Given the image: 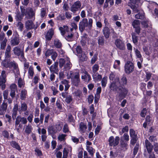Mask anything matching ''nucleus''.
Segmentation results:
<instances>
[{
  "label": "nucleus",
  "instance_id": "f257e3e1",
  "mask_svg": "<svg viewBox=\"0 0 158 158\" xmlns=\"http://www.w3.org/2000/svg\"><path fill=\"white\" fill-rule=\"evenodd\" d=\"M119 79L118 77H116L115 81L112 82L110 85L109 88L110 90L117 91L118 90L120 91L119 96L120 97H125L127 93V90L122 86H119Z\"/></svg>",
  "mask_w": 158,
  "mask_h": 158
},
{
  "label": "nucleus",
  "instance_id": "f03ea898",
  "mask_svg": "<svg viewBox=\"0 0 158 158\" xmlns=\"http://www.w3.org/2000/svg\"><path fill=\"white\" fill-rule=\"evenodd\" d=\"M88 22L87 19H83L79 23V29L81 31H83L85 28L88 27L89 29H90L92 26L93 20L91 18L89 19Z\"/></svg>",
  "mask_w": 158,
  "mask_h": 158
},
{
  "label": "nucleus",
  "instance_id": "7ed1b4c3",
  "mask_svg": "<svg viewBox=\"0 0 158 158\" xmlns=\"http://www.w3.org/2000/svg\"><path fill=\"white\" fill-rule=\"evenodd\" d=\"M20 9L22 13L26 16L25 18L31 19L34 16L35 13L31 8L29 7L25 9L21 7Z\"/></svg>",
  "mask_w": 158,
  "mask_h": 158
},
{
  "label": "nucleus",
  "instance_id": "20e7f679",
  "mask_svg": "<svg viewBox=\"0 0 158 158\" xmlns=\"http://www.w3.org/2000/svg\"><path fill=\"white\" fill-rule=\"evenodd\" d=\"M2 65L6 68H11L13 67L15 69L17 74L19 73V72L18 73L19 70L18 66L14 61L10 62L6 60H4L2 62Z\"/></svg>",
  "mask_w": 158,
  "mask_h": 158
},
{
  "label": "nucleus",
  "instance_id": "39448f33",
  "mask_svg": "<svg viewBox=\"0 0 158 158\" xmlns=\"http://www.w3.org/2000/svg\"><path fill=\"white\" fill-rule=\"evenodd\" d=\"M20 42L19 35L17 31L14 32L10 41L11 46H16L18 45Z\"/></svg>",
  "mask_w": 158,
  "mask_h": 158
},
{
  "label": "nucleus",
  "instance_id": "423d86ee",
  "mask_svg": "<svg viewBox=\"0 0 158 158\" xmlns=\"http://www.w3.org/2000/svg\"><path fill=\"white\" fill-rule=\"evenodd\" d=\"M134 66L133 63L130 61H127L125 65V71L126 73L129 74L134 70Z\"/></svg>",
  "mask_w": 158,
  "mask_h": 158
},
{
  "label": "nucleus",
  "instance_id": "0eeeda50",
  "mask_svg": "<svg viewBox=\"0 0 158 158\" xmlns=\"http://www.w3.org/2000/svg\"><path fill=\"white\" fill-rule=\"evenodd\" d=\"M119 137L118 136H116L115 138L113 136H110L108 140L109 145L113 147L117 146L119 143Z\"/></svg>",
  "mask_w": 158,
  "mask_h": 158
},
{
  "label": "nucleus",
  "instance_id": "6e6552de",
  "mask_svg": "<svg viewBox=\"0 0 158 158\" xmlns=\"http://www.w3.org/2000/svg\"><path fill=\"white\" fill-rule=\"evenodd\" d=\"M81 4L80 1H77L74 2L70 7V10L73 13H75L81 8Z\"/></svg>",
  "mask_w": 158,
  "mask_h": 158
},
{
  "label": "nucleus",
  "instance_id": "1a4fd4ad",
  "mask_svg": "<svg viewBox=\"0 0 158 158\" xmlns=\"http://www.w3.org/2000/svg\"><path fill=\"white\" fill-rule=\"evenodd\" d=\"M15 121V126L17 127L19 125V127L20 126V123L21 122L22 124H26L27 123V118L24 117H22L20 116H17Z\"/></svg>",
  "mask_w": 158,
  "mask_h": 158
},
{
  "label": "nucleus",
  "instance_id": "9d476101",
  "mask_svg": "<svg viewBox=\"0 0 158 158\" xmlns=\"http://www.w3.org/2000/svg\"><path fill=\"white\" fill-rule=\"evenodd\" d=\"M115 44L116 47L120 50H123L125 49L124 43L120 39H118L115 40Z\"/></svg>",
  "mask_w": 158,
  "mask_h": 158
},
{
  "label": "nucleus",
  "instance_id": "9b49d317",
  "mask_svg": "<svg viewBox=\"0 0 158 158\" xmlns=\"http://www.w3.org/2000/svg\"><path fill=\"white\" fill-rule=\"evenodd\" d=\"M13 51L14 54L16 56L23 57L24 56V53L23 50L21 49L18 46H16L13 48Z\"/></svg>",
  "mask_w": 158,
  "mask_h": 158
},
{
  "label": "nucleus",
  "instance_id": "f8f14e48",
  "mask_svg": "<svg viewBox=\"0 0 158 158\" xmlns=\"http://www.w3.org/2000/svg\"><path fill=\"white\" fill-rule=\"evenodd\" d=\"M71 79L72 82L74 85L76 86H78L80 82L79 73L78 72H75L74 77H73Z\"/></svg>",
  "mask_w": 158,
  "mask_h": 158
},
{
  "label": "nucleus",
  "instance_id": "ddd939ff",
  "mask_svg": "<svg viewBox=\"0 0 158 158\" xmlns=\"http://www.w3.org/2000/svg\"><path fill=\"white\" fill-rule=\"evenodd\" d=\"M73 28H71L70 31L67 32L64 37L66 40L69 41H71L74 39V33L72 31Z\"/></svg>",
  "mask_w": 158,
  "mask_h": 158
},
{
  "label": "nucleus",
  "instance_id": "4468645a",
  "mask_svg": "<svg viewBox=\"0 0 158 158\" xmlns=\"http://www.w3.org/2000/svg\"><path fill=\"white\" fill-rule=\"evenodd\" d=\"M145 146L148 152L150 154L152 152L153 148V146L151 143L148 139H146L145 142Z\"/></svg>",
  "mask_w": 158,
  "mask_h": 158
},
{
  "label": "nucleus",
  "instance_id": "2eb2a0df",
  "mask_svg": "<svg viewBox=\"0 0 158 158\" xmlns=\"http://www.w3.org/2000/svg\"><path fill=\"white\" fill-rule=\"evenodd\" d=\"M11 46L9 45H7L5 52V58H8L11 57Z\"/></svg>",
  "mask_w": 158,
  "mask_h": 158
},
{
  "label": "nucleus",
  "instance_id": "dca6fc26",
  "mask_svg": "<svg viewBox=\"0 0 158 158\" xmlns=\"http://www.w3.org/2000/svg\"><path fill=\"white\" fill-rule=\"evenodd\" d=\"M58 63L56 62L54 64L52 65L50 68V70L51 72L57 73L58 71Z\"/></svg>",
  "mask_w": 158,
  "mask_h": 158
},
{
  "label": "nucleus",
  "instance_id": "f3484780",
  "mask_svg": "<svg viewBox=\"0 0 158 158\" xmlns=\"http://www.w3.org/2000/svg\"><path fill=\"white\" fill-rule=\"evenodd\" d=\"M69 27L66 25H64L62 27H59V30L60 31L61 35L64 36L65 35L66 33V32H68L69 31Z\"/></svg>",
  "mask_w": 158,
  "mask_h": 158
},
{
  "label": "nucleus",
  "instance_id": "a211bd4d",
  "mask_svg": "<svg viewBox=\"0 0 158 158\" xmlns=\"http://www.w3.org/2000/svg\"><path fill=\"white\" fill-rule=\"evenodd\" d=\"M54 34V30L53 28H51L48 31L45 36L46 39L48 40H50Z\"/></svg>",
  "mask_w": 158,
  "mask_h": 158
},
{
  "label": "nucleus",
  "instance_id": "6ab92c4d",
  "mask_svg": "<svg viewBox=\"0 0 158 158\" xmlns=\"http://www.w3.org/2000/svg\"><path fill=\"white\" fill-rule=\"evenodd\" d=\"M18 110V105L17 104H15L12 111V117L13 120H15L16 118Z\"/></svg>",
  "mask_w": 158,
  "mask_h": 158
},
{
  "label": "nucleus",
  "instance_id": "aec40b11",
  "mask_svg": "<svg viewBox=\"0 0 158 158\" xmlns=\"http://www.w3.org/2000/svg\"><path fill=\"white\" fill-rule=\"evenodd\" d=\"M87 127L83 123L81 122L79 125V131L82 135L84 134L86 131Z\"/></svg>",
  "mask_w": 158,
  "mask_h": 158
},
{
  "label": "nucleus",
  "instance_id": "412c9836",
  "mask_svg": "<svg viewBox=\"0 0 158 158\" xmlns=\"http://www.w3.org/2000/svg\"><path fill=\"white\" fill-rule=\"evenodd\" d=\"M120 149L123 151H125L127 149L128 147V145L124 141L121 140L120 145Z\"/></svg>",
  "mask_w": 158,
  "mask_h": 158
},
{
  "label": "nucleus",
  "instance_id": "4be33fe9",
  "mask_svg": "<svg viewBox=\"0 0 158 158\" xmlns=\"http://www.w3.org/2000/svg\"><path fill=\"white\" fill-rule=\"evenodd\" d=\"M102 31L105 37L106 38H109L110 34L109 28L107 27H105L103 29Z\"/></svg>",
  "mask_w": 158,
  "mask_h": 158
},
{
  "label": "nucleus",
  "instance_id": "5701e85b",
  "mask_svg": "<svg viewBox=\"0 0 158 158\" xmlns=\"http://www.w3.org/2000/svg\"><path fill=\"white\" fill-rule=\"evenodd\" d=\"M27 109V104L25 102L21 103V105L19 111L20 113L22 112L26 111Z\"/></svg>",
  "mask_w": 158,
  "mask_h": 158
},
{
  "label": "nucleus",
  "instance_id": "b1692460",
  "mask_svg": "<svg viewBox=\"0 0 158 158\" xmlns=\"http://www.w3.org/2000/svg\"><path fill=\"white\" fill-rule=\"evenodd\" d=\"M26 28L27 29H31L34 27L33 22L31 20H28L25 23Z\"/></svg>",
  "mask_w": 158,
  "mask_h": 158
},
{
  "label": "nucleus",
  "instance_id": "393cba45",
  "mask_svg": "<svg viewBox=\"0 0 158 158\" xmlns=\"http://www.w3.org/2000/svg\"><path fill=\"white\" fill-rule=\"evenodd\" d=\"M27 96V92L25 89H22L20 93V98L22 100L25 99L26 96Z\"/></svg>",
  "mask_w": 158,
  "mask_h": 158
},
{
  "label": "nucleus",
  "instance_id": "a878e982",
  "mask_svg": "<svg viewBox=\"0 0 158 158\" xmlns=\"http://www.w3.org/2000/svg\"><path fill=\"white\" fill-rule=\"evenodd\" d=\"M24 15L22 13L21 14L19 12H17L16 15L15 16V19L17 21H20L23 19Z\"/></svg>",
  "mask_w": 158,
  "mask_h": 158
},
{
  "label": "nucleus",
  "instance_id": "bb28decb",
  "mask_svg": "<svg viewBox=\"0 0 158 158\" xmlns=\"http://www.w3.org/2000/svg\"><path fill=\"white\" fill-rule=\"evenodd\" d=\"M72 64L70 63L69 59V58H67L65 64L64 66V68L66 70H69L72 67Z\"/></svg>",
  "mask_w": 158,
  "mask_h": 158
},
{
  "label": "nucleus",
  "instance_id": "cd10ccee",
  "mask_svg": "<svg viewBox=\"0 0 158 158\" xmlns=\"http://www.w3.org/2000/svg\"><path fill=\"white\" fill-rule=\"evenodd\" d=\"M61 83L62 85L64 86V90L66 91L70 87V85L69 84V81L66 80H64L61 81Z\"/></svg>",
  "mask_w": 158,
  "mask_h": 158
},
{
  "label": "nucleus",
  "instance_id": "c85d7f7f",
  "mask_svg": "<svg viewBox=\"0 0 158 158\" xmlns=\"http://www.w3.org/2000/svg\"><path fill=\"white\" fill-rule=\"evenodd\" d=\"M48 131L49 134H53L56 133L57 132V130L54 126H50L49 127L48 129Z\"/></svg>",
  "mask_w": 158,
  "mask_h": 158
},
{
  "label": "nucleus",
  "instance_id": "c756f323",
  "mask_svg": "<svg viewBox=\"0 0 158 158\" xmlns=\"http://www.w3.org/2000/svg\"><path fill=\"white\" fill-rule=\"evenodd\" d=\"M158 7V5L155 2H152L149 3L148 8L149 9V10H152V9Z\"/></svg>",
  "mask_w": 158,
  "mask_h": 158
},
{
  "label": "nucleus",
  "instance_id": "7c9ffc66",
  "mask_svg": "<svg viewBox=\"0 0 158 158\" xmlns=\"http://www.w3.org/2000/svg\"><path fill=\"white\" fill-rule=\"evenodd\" d=\"M119 86H123L125 85H126L127 82V80L126 77L123 76L120 81L119 80Z\"/></svg>",
  "mask_w": 158,
  "mask_h": 158
},
{
  "label": "nucleus",
  "instance_id": "2f4dec72",
  "mask_svg": "<svg viewBox=\"0 0 158 158\" xmlns=\"http://www.w3.org/2000/svg\"><path fill=\"white\" fill-rule=\"evenodd\" d=\"M28 77L30 78H32L33 76L34 72L33 68L32 66H30L28 70Z\"/></svg>",
  "mask_w": 158,
  "mask_h": 158
},
{
  "label": "nucleus",
  "instance_id": "473e14b6",
  "mask_svg": "<svg viewBox=\"0 0 158 158\" xmlns=\"http://www.w3.org/2000/svg\"><path fill=\"white\" fill-rule=\"evenodd\" d=\"M7 41V39H5L3 41L0 42V49L2 50H4L6 45V43Z\"/></svg>",
  "mask_w": 158,
  "mask_h": 158
},
{
  "label": "nucleus",
  "instance_id": "72a5a7b5",
  "mask_svg": "<svg viewBox=\"0 0 158 158\" xmlns=\"http://www.w3.org/2000/svg\"><path fill=\"white\" fill-rule=\"evenodd\" d=\"M32 129L33 128L32 126L31 125L28 124L26 126V128L25 130V132L26 133L29 134L31 133Z\"/></svg>",
  "mask_w": 158,
  "mask_h": 158
},
{
  "label": "nucleus",
  "instance_id": "f704fd0d",
  "mask_svg": "<svg viewBox=\"0 0 158 158\" xmlns=\"http://www.w3.org/2000/svg\"><path fill=\"white\" fill-rule=\"evenodd\" d=\"M86 149L91 156L92 157L93 156L94 151H95L93 148L91 147L87 146L86 147Z\"/></svg>",
  "mask_w": 158,
  "mask_h": 158
},
{
  "label": "nucleus",
  "instance_id": "c9c22d12",
  "mask_svg": "<svg viewBox=\"0 0 158 158\" xmlns=\"http://www.w3.org/2000/svg\"><path fill=\"white\" fill-rule=\"evenodd\" d=\"M87 57L85 53H82L79 57V61L81 62L87 60Z\"/></svg>",
  "mask_w": 158,
  "mask_h": 158
},
{
  "label": "nucleus",
  "instance_id": "e433bc0d",
  "mask_svg": "<svg viewBox=\"0 0 158 158\" xmlns=\"http://www.w3.org/2000/svg\"><path fill=\"white\" fill-rule=\"evenodd\" d=\"M130 134L131 138H137V134H135V132L133 129L130 130Z\"/></svg>",
  "mask_w": 158,
  "mask_h": 158
},
{
  "label": "nucleus",
  "instance_id": "4c0bfd02",
  "mask_svg": "<svg viewBox=\"0 0 158 158\" xmlns=\"http://www.w3.org/2000/svg\"><path fill=\"white\" fill-rule=\"evenodd\" d=\"M66 60L67 58L64 59L61 58L60 59L59 62L60 67L62 68L63 66H64Z\"/></svg>",
  "mask_w": 158,
  "mask_h": 158
},
{
  "label": "nucleus",
  "instance_id": "58836bf2",
  "mask_svg": "<svg viewBox=\"0 0 158 158\" xmlns=\"http://www.w3.org/2000/svg\"><path fill=\"white\" fill-rule=\"evenodd\" d=\"M54 44L56 47L58 48H60L62 46L61 42L59 40L57 39L55 40Z\"/></svg>",
  "mask_w": 158,
  "mask_h": 158
},
{
  "label": "nucleus",
  "instance_id": "ea45409f",
  "mask_svg": "<svg viewBox=\"0 0 158 158\" xmlns=\"http://www.w3.org/2000/svg\"><path fill=\"white\" fill-rule=\"evenodd\" d=\"M107 77L106 76L102 78L101 81V83L102 86L104 88L106 87L107 83Z\"/></svg>",
  "mask_w": 158,
  "mask_h": 158
},
{
  "label": "nucleus",
  "instance_id": "a19ab883",
  "mask_svg": "<svg viewBox=\"0 0 158 158\" xmlns=\"http://www.w3.org/2000/svg\"><path fill=\"white\" fill-rule=\"evenodd\" d=\"M18 86L19 88L23 87L24 86V82L23 80L21 78H19L18 82Z\"/></svg>",
  "mask_w": 158,
  "mask_h": 158
},
{
  "label": "nucleus",
  "instance_id": "79ce46f5",
  "mask_svg": "<svg viewBox=\"0 0 158 158\" xmlns=\"http://www.w3.org/2000/svg\"><path fill=\"white\" fill-rule=\"evenodd\" d=\"M11 146L14 148H15L18 150L20 149V146L19 145L18 143H16L15 141H12L11 143Z\"/></svg>",
  "mask_w": 158,
  "mask_h": 158
},
{
  "label": "nucleus",
  "instance_id": "37998d69",
  "mask_svg": "<svg viewBox=\"0 0 158 158\" xmlns=\"http://www.w3.org/2000/svg\"><path fill=\"white\" fill-rule=\"evenodd\" d=\"M134 4H135L134 5H132L131 8L135 13H137L139 11V9L137 4V3Z\"/></svg>",
  "mask_w": 158,
  "mask_h": 158
},
{
  "label": "nucleus",
  "instance_id": "c03bdc74",
  "mask_svg": "<svg viewBox=\"0 0 158 158\" xmlns=\"http://www.w3.org/2000/svg\"><path fill=\"white\" fill-rule=\"evenodd\" d=\"M132 38L133 43L135 44H136L138 42V37L136 35L135 33H133L132 35Z\"/></svg>",
  "mask_w": 158,
  "mask_h": 158
},
{
  "label": "nucleus",
  "instance_id": "a18cd8bd",
  "mask_svg": "<svg viewBox=\"0 0 158 158\" xmlns=\"http://www.w3.org/2000/svg\"><path fill=\"white\" fill-rule=\"evenodd\" d=\"M40 16L41 18L44 17L46 14V10L45 8H43L40 10Z\"/></svg>",
  "mask_w": 158,
  "mask_h": 158
},
{
  "label": "nucleus",
  "instance_id": "49530a36",
  "mask_svg": "<svg viewBox=\"0 0 158 158\" xmlns=\"http://www.w3.org/2000/svg\"><path fill=\"white\" fill-rule=\"evenodd\" d=\"M75 72H73L72 71H70L68 72L67 74V78L68 79H72L73 77H74Z\"/></svg>",
  "mask_w": 158,
  "mask_h": 158
},
{
  "label": "nucleus",
  "instance_id": "de8ad7c7",
  "mask_svg": "<svg viewBox=\"0 0 158 158\" xmlns=\"http://www.w3.org/2000/svg\"><path fill=\"white\" fill-rule=\"evenodd\" d=\"M139 24L140 21L138 20H134L132 23V25L134 28L139 26Z\"/></svg>",
  "mask_w": 158,
  "mask_h": 158
},
{
  "label": "nucleus",
  "instance_id": "09e8293b",
  "mask_svg": "<svg viewBox=\"0 0 158 158\" xmlns=\"http://www.w3.org/2000/svg\"><path fill=\"white\" fill-rule=\"evenodd\" d=\"M135 17L137 19H143L144 18V15L143 14L139 13L136 15Z\"/></svg>",
  "mask_w": 158,
  "mask_h": 158
},
{
  "label": "nucleus",
  "instance_id": "8fccbe9b",
  "mask_svg": "<svg viewBox=\"0 0 158 158\" xmlns=\"http://www.w3.org/2000/svg\"><path fill=\"white\" fill-rule=\"evenodd\" d=\"M116 77H118L116 76L115 73L114 72H111L110 74L109 79L111 80H114V81H115V79L116 78Z\"/></svg>",
  "mask_w": 158,
  "mask_h": 158
},
{
  "label": "nucleus",
  "instance_id": "3c124183",
  "mask_svg": "<svg viewBox=\"0 0 158 158\" xmlns=\"http://www.w3.org/2000/svg\"><path fill=\"white\" fill-rule=\"evenodd\" d=\"M152 73L149 72H146V81H147L149 80L151 77Z\"/></svg>",
  "mask_w": 158,
  "mask_h": 158
},
{
  "label": "nucleus",
  "instance_id": "603ef678",
  "mask_svg": "<svg viewBox=\"0 0 158 158\" xmlns=\"http://www.w3.org/2000/svg\"><path fill=\"white\" fill-rule=\"evenodd\" d=\"M75 95L77 97H78L80 98H81L82 96V94L81 91L79 90H77L76 92L74 93Z\"/></svg>",
  "mask_w": 158,
  "mask_h": 158
},
{
  "label": "nucleus",
  "instance_id": "864d4df0",
  "mask_svg": "<svg viewBox=\"0 0 158 158\" xmlns=\"http://www.w3.org/2000/svg\"><path fill=\"white\" fill-rule=\"evenodd\" d=\"M66 136V135L63 134H60L58 137V139L61 141H64Z\"/></svg>",
  "mask_w": 158,
  "mask_h": 158
},
{
  "label": "nucleus",
  "instance_id": "5fc2aeb1",
  "mask_svg": "<svg viewBox=\"0 0 158 158\" xmlns=\"http://www.w3.org/2000/svg\"><path fill=\"white\" fill-rule=\"evenodd\" d=\"M104 43V39L103 37H100L98 39V43L99 45H102Z\"/></svg>",
  "mask_w": 158,
  "mask_h": 158
},
{
  "label": "nucleus",
  "instance_id": "6e6d98bb",
  "mask_svg": "<svg viewBox=\"0 0 158 158\" xmlns=\"http://www.w3.org/2000/svg\"><path fill=\"white\" fill-rule=\"evenodd\" d=\"M73 99L72 96L69 95L66 97L65 100L67 103L69 104L73 101Z\"/></svg>",
  "mask_w": 158,
  "mask_h": 158
},
{
  "label": "nucleus",
  "instance_id": "4d7b16f0",
  "mask_svg": "<svg viewBox=\"0 0 158 158\" xmlns=\"http://www.w3.org/2000/svg\"><path fill=\"white\" fill-rule=\"evenodd\" d=\"M53 51L54 50L53 49H48L45 53V56H49L52 55Z\"/></svg>",
  "mask_w": 158,
  "mask_h": 158
},
{
  "label": "nucleus",
  "instance_id": "13d9d810",
  "mask_svg": "<svg viewBox=\"0 0 158 158\" xmlns=\"http://www.w3.org/2000/svg\"><path fill=\"white\" fill-rule=\"evenodd\" d=\"M128 131V127L127 126H126L125 127H123L122 130V131L120 132V134L122 135V134L125 132H127Z\"/></svg>",
  "mask_w": 158,
  "mask_h": 158
},
{
  "label": "nucleus",
  "instance_id": "bf43d9fd",
  "mask_svg": "<svg viewBox=\"0 0 158 158\" xmlns=\"http://www.w3.org/2000/svg\"><path fill=\"white\" fill-rule=\"evenodd\" d=\"M5 34L3 32H1L0 34V42L3 41L5 39H6L5 37Z\"/></svg>",
  "mask_w": 158,
  "mask_h": 158
},
{
  "label": "nucleus",
  "instance_id": "052dcab7",
  "mask_svg": "<svg viewBox=\"0 0 158 158\" xmlns=\"http://www.w3.org/2000/svg\"><path fill=\"white\" fill-rule=\"evenodd\" d=\"M99 66L97 64H95L92 67L93 71L94 73H96L99 69Z\"/></svg>",
  "mask_w": 158,
  "mask_h": 158
},
{
  "label": "nucleus",
  "instance_id": "680f3d73",
  "mask_svg": "<svg viewBox=\"0 0 158 158\" xmlns=\"http://www.w3.org/2000/svg\"><path fill=\"white\" fill-rule=\"evenodd\" d=\"M4 106L5 107H4L2 109L0 108V115H3L5 113V111L6 110L7 108V106L6 105H4Z\"/></svg>",
  "mask_w": 158,
  "mask_h": 158
},
{
  "label": "nucleus",
  "instance_id": "e2e57ef3",
  "mask_svg": "<svg viewBox=\"0 0 158 158\" xmlns=\"http://www.w3.org/2000/svg\"><path fill=\"white\" fill-rule=\"evenodd\" d=\"M57 131H60L61 130L62 128V125L60 123H58L56 125L55 127Z\"/></svg>",
  "mask_w": 158,
  "mask_h": 158
},
{
  "label": "nucleus",
  "instance_id": "0e129e2a",
  "mask_svg": "<svg viewBox=\"0 0 158 158\" xmlns=\"http://www.w3.org/2000/svg\"><path fill=\"white\" fill-rule=\"evenodd\" d=\"M97 54H95L93 57L92 58L91 63L92 64H94L96 61L97 60Z\"/></svg>",
  "mask_w": 158,
  "mask_h": 158
},
{
  "label": "nucleus",
  "instance_id": "69168bd1",
  "mask_svg": "<svg viewBox=\"0 0 158 158\" xmlns=\"http://www.w3.org/2000/svg\"><path fill=\"white\" fill-rule=\"evenodd\" d=\"M135 53L136 56L139 58H141L142 56L140 54V52L137 49H136L135 50Z\"/></svg>",
  "mask_w": 158,
  "mask_h": 158
},
{
  "label": "nucleus",
  "instance_id": "338daca9",
  "mask_svg": "<svg viewBox=\"0 0 158 158\" xmlns=\"http://www.w3.org/2000/svg\"><path fill=\"white\" fill-rule=\"evenodd\" d=\"M35 154L36 155H37L38 156H42V154L41 151L38 148H36L35 150Z\"/></svg>",
  "mask_w": 158,
  "mask_h": 158
},
{
  "label": "nucleus",
  "instance_id": "774afa93",
  "mask_svg": "<svg viewBox=\"0 0 158 158\" xmlns=\"http://www.w3.org/2000/svg\"><path fill=\"white\" fill-rule=\"evenodd\" d=\"M63 131L65 133L69 131V128L67 124H65L64 125L63 128Z\"/></svg>",
  "mask_w": 158,
  "mask_h": 158
}]
</instances>
